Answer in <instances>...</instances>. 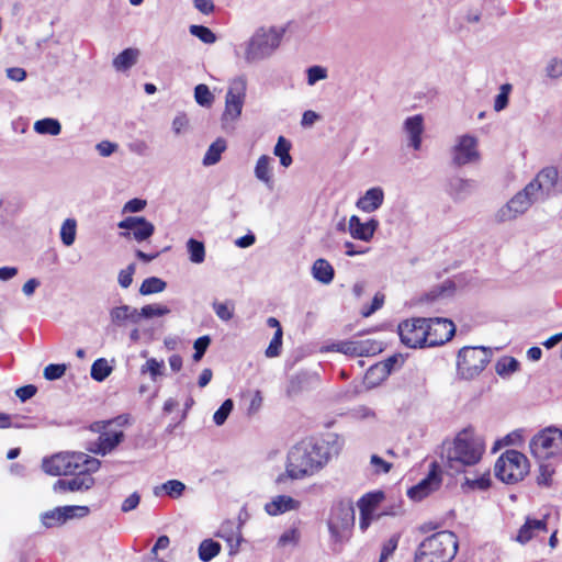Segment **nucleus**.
Listing matches in <instances>:
<instances>
[{
    "label": "nucleus",
    "instance_id": "1",
    "mask_svg": "<svg viewBox=\"0 0 562 562\" xmlns=\"http://www.w3.org/2000/svg\"><path fill=\"white\" fill-rule=\"evenodd\" d=\"M331 457V447L325 440L305 438L293 446L289 452L285 472L276 482L281 484L286 479L302 480L321 471Z\"/></svg>",
    "mask_w": 562,
    "mask_h": 562
},
{
    "label": "nucleus",
    "instance_id": "2",
    "mask_svg": "<svg viewBox=\"0 0 562 562\" xmlns=\"http://www.w3.org/2000/svg\"><path fill=\"white\" fill-rule=\"evenodd\" d=\"M484 450L485 446L481 439L468 430H463L448 447L443 446L442 458L446 459L445 465L449 470L460 473L465 467L476 464Z\"/></svg>",
    "mask_w": 562,
    "mask_h": 562
},
{
    "label": "nucleus",
    "instance_id": "3",
    "mask_svg": "<svg viewBox=\"0 0 562 562\" xmlns=\"http://www.w3.org/2000/svg\"><path fill=\"white\" fill-rule=\"evenodd\" d=\"M457 551V536L452 531H439L419 543L415 552V562H450Z\"/></svg>",
    "mask_w": 562,
    "mask_h": 562
},
{
    "label": "nucleus",
    "instance_id": "4",
    "mask_svg": "<svg viewBox=\"0 0 562 562\" xmlns=\"http://www.w3.org/2000/svg\"><path fill=\"white\" fill-rule=\"evenodd\" d=\"M283 32L274 27L259 29L245 43V60L252 64L269 57L280 45Z\"/></svg>",
    "mask_w": 562,
    "mask_h": 562
},
{
    "label": "nucleus",
    "instance_id": "5",
    "mask_svg": "<svg viewBox=\"0 0 562 562\" xmlns=\"http://www.w3.org/2000/svg\"><path fill=\"white\" fill-rule=\"evenodd\" d=\"M492 358V349L483 346L463 347L459 350L457 359V372L464 380L477 376Z\"/></svg>",
    "mask_w": 562,
    "mask_h": 562
},
{
    "label": "nucleus",
    "instance_id": "6",
    "mask_svg": "<svg viewBox=\"0 0 562 562\" xmlns=\"http://www.w3.org/2000/svg\"><path fill=\"white\" fill-rule=\"evenodd\" d=\"M494 472L504 483H517L528 473V460L517 450H507L497 459Z\"/></svg>",
    "mask_w": 562,
    "mask_h": 562
},
{
    "label": "nucleus",
    "instance_id": "7",
    "mask_svg": "<svg viewBox=\"0 0 562 562\" xmlns=\"http://www.w3.org/2000/svg\"><path fill=\"white\" fill-rule=\"evenodd\" d=\"M529 448L538 460H548L562 453V430L548 427L530 440Z\"/></svg>",
    "mask_w": 562,
    "mask_h": 562
},
{
    "label": "nucleus",
    "instance_id": "8",
    "mask_svg": "<svg viewBox=\"0 0 562 562\" xmlns=\"http://www.w3.org/2000/svg\"><path fill=\"white\" fill-rule=\"evenodd\" d=\"M528 186L538 201H543L550 196L562 194V175L559 176L555 167H546Z\"/></svg>",
    "mask_w": 562,
    "mask_h": 562
},
{
    "label": "nucleus",
    "instance_id": "9",
    "mask_svg": "<svg viewBox=\"0 0 562 562\" xmlns=\"http://www.w3.org/2000/svg\"><path fill=\"white\" fill-rule=\"evenodd\" d=\"M83 457L78 452H61L50 458H44L42 469L45 473L60 476L74 475L78 472V462H82Z\"/></svg>",
    "mask_w": 562,
    "mask_h": 562
},
{
    "label": "nucleus",
    "instance_id": "10",
    "mask_svg": "<svg viewBox=\"0 0 562 562\" xmlns=\"http://www.w3.org/2000/svg\"><path fill=\"white\" fill-rule=\"evenodd\" d=\"M247 80L244 76L231 80L225 97V111L223 120H236L240 116L245 103Z\"/></svg>",
    "mask_w": 562,
    "mask_h": 562
},
{
    "label": "nucleus",
    "instance_id": "11",
    "mask_svg": "<svg viewBox=\"0 0 562 562\" xmlns=\"http://www.w3.org/2000/svg\"><path fill=\"white\" fill-rule=\"evenodd\" d=\"M538 199L527 184L521 191L516 193L506 205L498 210L496 218L498 222H507L516 218L518 215L524 214L532 203Z\"/></svg>",
    "mask_w": 562,
    "mask_h": 562
},
{
    "label": "nucleus",
    "instance_id": "12",
    "mask_svg": "<svg viewBox=\"0 0 562 562\" xmlns=\"http://www.w3.org/2000/svg\"><path fill=\"white\" fill-rule=\"evenodd\" d=\"M426 318L405 319L398 324L401 341L409 348L427 347Z\"/></svg>",
    "mask_w": 562,
    "mask_h": 562
},
{
    "label": "nucleus",
    "instance_id": "13",
    "mask_svg": "<svg viewBox=\"0 0 562 562\" xmlns=\"http://www.w3.org/2000/svg\"><path fill=\"white\" fill-rule=\"evenodd\" d=\"M89 513L90 509L87 506L67 505L42 513L40 519L45 528H55L74 518L86 517Z\"/></svg>",
    "mask_w": 562,
    "mask_h": 562
},
{
    "label": "nucleus",
    "instance_id": "14",
    "mask_svg": "<svg viewBox=\"0 0 562 562\" xmlns=\"http://www.w3.org/2000/svg\"><path fill=\"white\" fill-rule=\"evenodd\" d=\"M427 347L441 346L449 341L454 333L456 326L448 318L435 317L426 318Z\"/></svg>",
    "mask_w": 562,
    "mask_h": 562
},
{
    "label": "nucleus",
    "instance_id": "15",
    "mask_svg": "<svg viewBox=\"0 0 562 562\" xmlns=\"http://www.w3.org/2000/svg\"><path fill=\"white\" fill-rule=\"evenodd\" d=\"M111 424L112 422H97L91 426L92 430L100 432L98 441H95L90 449L93 453L105 456L123 440V431L108 429Z\"/></svg>",
    "mask_w": 562,
    "mask_h": 562
},
{
    "label": "nucleus",
    "instance_id": "16",
    "mask_svg": "<svg viewBox=\"0 0 562 562\" xmlns=\"http://www.w3.org/2000/svg\"><path fill=\"white\" fill-rule=\"evenodd\" d=\"M477 139L472 135L459 136L452 147V162L461 167L479 160Z\"/></svg>",
    "mask_w": 562,
    "mask_h": 562
},
{
    "label": "nucleus",
    "instance_id": "17",
    "mask_svg": "<svg viewBox=\"0 0 562 562\" xmlns=\"http://www.w3.org/2000/svg\"><path fill=\"white\" fill-rule=\"evenodd\" d=\"M442 483L441 470L436 462H431L426 477L407 491V495L413 501H422L432 492L437 491Z\"/></svg>",
    "mask_w": 562,
    "mask_h": 562
},
{
    "label": "nucleus",
    "instance_id": "18",
    "mask_svg": "<svg viewBox=\"0 0 562 562\" xmlns=\"http://www.w3.org/2000/svg\"><path fill=\"white\" fill-rule=\"evenodd\" d=\"M77 474L70 479H59L53 490L56 493L65 492H85L94 485V479L89 473L76 472Z\"/></svg>",
    "mask_w": 562,
    "mask_h": 562
},
{
    "label": "nucleus",
    "instance_id": "19",
    "mask_svg": "<svg viewBox=\"0 0 562 562\" xmlns=\"http://www.w3.org/2000/svg\"><path fill=\"white\" fill-rule=\"evenodd\" d=\"M378 228L379 221L375 218H370L368 222L362 223L359 216L352 215L348 222L350 236L362 241H370Z\"/></svg>",
    "mask_w": 562,
    "mask_h": 562
},
{
    "label": "nucleus",
    "instance_id": "20",
    "mask_svg": "<svg viewBox=\"0 0 562 562\" xmlns=\"http://www.w3.org/2000/svg\"><path fill=\"white\" fill-rule=\"evenodd\" d=\"M477 189V182L473 179L453 177L448 183V193L454 201L468 199Z\"/></svg>",
    "mask_w": 562,
    "mask_h": 562
},
{
    "label": "nucleus",
    "instance_id": "21",
    "mask_svg": "<svg viewBox=\"0 0 562 562\" xmlns=\"http://www.w3.org/2000/svg\"><path fill=\"white\" fill-rule=\"evenodd\" d=\"M300 506V501L289 495H278L265 505V510L270 516H279L291 510H297Z\"/></svg>",
    "mask_w": 562,
    "mask_h": 562
},
{
    "label": "nucleus",
    "instance_id": "22",
    "mask_svg": "<svg viewBox=\"0 0 562 562\" xmlns=\"http://www.w3.org/2000/svg\"><path fill=\"white\" fill-rule=\"evenodd\" d=\"M109 314L111 322L119 327L140 322L139 310L125 304L111 308Z\"/></svg>",
    "mask_w": 562,
    "mask_h": 562
},
{
    "label": "nucleus",
    "instance_id": "23",
    "mask_svg": "<svg viewBox=\"0 0 562 562\" xmlns=\"http://www.w3.org/2000/svg\"><path fill=\"white\" fill-rule=\"evenodd\" d=\"M384 201V192L380 187H373L366 191V193L358 199L356 206L366 213L376 211Z\"/></svg>",
    "mask_w": 562,
    "mask_h": 562
},
{
    "label": "nucleus",
    "instance_id": "24",
    "mask_svg": "<svg viewBox=\"0 0 562 562\" xmlns=\"http://www.w3.org/2000/svg\"><path fill=\"white\" fill-rule=\"evenodd\" d=\"M540 531H547L546 519H532L528 517L525 524L519 528L515 540L520 544H526Z\"/></svg>",
    "mask_w": 562,
    "mask_h": 562
},
{
    "label": "nucleus",
    "instance_id": "25",
    "mask_svg": "<svg viewBox=\"0 0 562 562\" xmlns=\"http://www.w3.org/2000/svg\"><path fill=\"white\" fill-rule=\"evenodd\" d=\"M273 159L268 155H261L254 169L255 177L258 181L262 182L267 188L273 187Z\"/></svg>",
    "mask_w": 562,
    "mask_h": 562
},
{
    "label": "nucleus",
    "instance_id": "26",
    "mask_svg": "<svg viewBox=\"0 0 562 562\" xmlns=\"http://www.w3.org/2000/svg\"><path fill=\"white\" fill-rule=\"evenodd\" d=\"M423 122V116L419 114L409 116L404 122V130L409 137V145L416 150L422 146Z\"/></svg>",
    "mask_w": 562,
    "mask_h": 562
},
{
    "label": "nucleus",
    "instance_id": "27",
    "mask_svg": "<svg viewBox=\"0 0 562 562\" xmlns=\"http://www.w3.org/2000/svg\"><path fill=\"white\" fill-rule=\"evenodd\" d=\"M327 527L330 533V548L334 553H339L342 546L349 540V527L338 525L334 521H327Z\"/></svg>",
    "mask_w": 562,
    "mask_h": 562
},
{
    "label": "nucleus",
    "instance_id": "28",
    "mask_svg": "<svg viewBox=\"0 0 562 562\" xmlns=\"http://www.w3.org/2000/svg\"><path fill=\"white\" fill-rule=\"evenodd\" d=\"M328 521L352 528L355 525V509L351 505L338 504L333 507Z\"/></svg>",
    "mask_w": 562,
    "mask_h": 562
},
{
    "label": "nucleus",
    "instance_id": "29",
    "mask_svg": "<svg viewBox=\"0 0 562 562\" xmlns=\"http://www.w3.org/2000/svg\"><path fill=\"white\" fill-rule=\"evenodd\" d=\"M312 276L318 282L329 284L334 280L335 270L326 259L319 258L313 263Z\"/></svg>",
    "mask_w": 562,
    "mask_h": 562
},
{
    "label": "nucleus",
    "instance_id": "30",
    "mask_svg": "<svg viewBox=\"0 0 562 562\" xmlns=\"http://www.w3.org/2000/svg\"><path fill=\"white\" fill-rule=\"evenodd\" d=\"M138 55V49L125 48L113 59V66L120 71L127 70L136 64Z\"/></svg>",
    "mask_w": 562,
    "mask_h": 562
},
{
    "label": "nucleus",
    "instance_id": "31",
    "mask_svg": "<svg viewBox=\"0 0 562 562\" xmlns=\"http://www.w3.org/2000/svg\"><path fill=\"white\" fill-rule=\"evenodd\" d=\"M225 149L226 140L224 138H217L209 146L202 160L203 165L207 167L217 164L221 160V156Z\"/></svg>",
    "mask_w": 562,
    "mask_h": 562
},
{
    "label": "nucleus",
    "instance_id": "32",
    "mask_svg": "<svg viewBox=\"0 0 562 562\" xmlns=\"http://www.w3.org/2000/svg\"><path fill=\"white\" fill-rule=\"evenodd\" d=\"M184 490H186V485L181 481L168 480L167 482L162 483L161 485L156 486L154 488V494L156 496H159L164 492L166 495H168L172 498H178L183 494Z\"/></svg>",
    "mask_w": 562,
    "mask_h": 562
},
{
    "label": "nucleus",
    "instance_id": "33",
    "mask_svg": "<svg viewBox=\"0 0 562 562\" xmlns=\"http://www.w3.org/2000/svg\"><path fill=\"white\" fill-rule=\"evenodd\" d=\"M291 143L284 136H279L277 144L273 148V154L279 157L281 166L288 168L292 164V157L290 155Z\"/></svg>",
    "mask_w": 562,
    "mask_h": 562
},
{
    "label": "nucleus",
    "instance_id": "34",
    "mask_svg": "<svg viewBox=\"0 0 562 562\" xmlns=\"http://www.w3.org/2000/svg\"><path fill=\"white\" fill-rule=\"evenodd\" d=\"M34 131L37 134L56 136L60 134L61 125L56 119L45 117L34 123Z\"/></svg>",
    "mask_w": 562,
    "mask_h": 562
},
{
    "label": "nucleus",
    "instance_id": "35",
    "mask_svg": "<svg viewBox=\"0 0 562 562\" xmlns=\"http://www.w3.org/2000/svg\"><path fill=\"white\" fill-rule=\"evenodd\" d=\"M383 498L384 494L381 491L367 493L358 501V507L360 512L373 514Z\"/></svg>",
    "mask_w": 562,
    "mask_h": 562
},
{
    "label": "nucleus",
    "instance_id": "36",
    "mask_svg": "<svg viewBox=\"0 0 562 562\" xmlns=\"http://www.w3.org/2000/svg\"><path fill=\"white\" fill-rule=\"evenodd\" d=\"M402 363L403 360L401 356L393 355L374 367H371L370 372L378 371L381 374V379L384 380L391 374L395 367H400Z\"/></svg>",
    "mask_w": 562,
    "mask_h": 562
},
{
    "label": "nucleus",
    "instance_id": "37",
    "mask_svg": "<svg viewBox=\"0 0 562 562\" xmlns=\"http://www.w3.org/2000/svg\"><path fill=\"white\" fill-rule=\"evenodd\" d=\"M519 361L513 357H502L495 364L496 373L502 378H507L519 369Z\"/></svg>",
    "mask_w": 562,
    "mask_h": 562
},
{
    "label": "nucleus",
    "instance_id": "38",
    "mask_svg": "<svg viewBox=\"0 0 562 562\" xmlns=\"http://www.w3.org/2000/svg\"><path fill=\"white\" fill-rule=\"evenodd\" d=\"M187 250L192 263L200 265L205 260V246L203 241L190 238L187 241Z\"/></svg>",
    "mask_w": 562,
    "mask_h": 562
},
{
    "label": "nucleus",
    "instance_id": "39",
    "mask_svg": "<svg viewBox=\"0 0 562 562\" xmlns=\"http://www.w3.org/2000/svg\"><path fill=\"white\" fill-rule=\"evenodd\" d=\"M221 551V544L212 539L203 540L199 546V558L203 562H209Z\"/></svg>",
    "mask_w": 562,
    "mask_h": 562
},
{
    "label": "nucleus",
    "instance_id": "40",
    "mask_svg": "<svg viewBox=\"0 0 562 562\" xmlns=\"http://www.w3.org/2000/svg\"><path fill=\"white\" fill-rule=\"evenodd\" d=\"M112 370L106 359L99 358L92 363L90 374L94 381L102 382L112 373Z\"/></svg>",
    "mask_w": 562,
    "mask_h": 562
},
{
    "label": "nucleus",
    "instance_id": "41",
    "mask_svg": "<svg viewBox=\"0 0 562 562\" xmlns=\"http://www.w3.org/2000/svg\"><path fill=\"white\" fill-rule=\"evenodd\" d=\"M308 380L310 375L306 373H300L292 376L286 387V394L291 397L299 395L307 389Z\"/></svg>",
    "mask_w": 562,
    "mask_h": 562
},
{
    "label": "nucleus",
    "instance_id": "42",
    "mask_svg": "<svg viewBox=\"0 0 562 562\" xmlns=\"http://www.w3.org/2000/svg\"><path fill=\"white\" fill-rule=\"evenodd\" d=\"M167 286V283L157 277H149L143 281L139 288L142 295H149L154 293L162 292Z\"/></svg>",
    "mask_w": 562,
    "mask_h": 562
},
{
    "label": "nucleus",
    "instance_id": "43",
    "mask_svg": "<svg viewBox=\"0 0 562 562\" xmlns=\"http://www.w3.org/2000/svg\"><path fill=\"white\" fill-rule=\"evenodd\" d=\"M358 347V357L374 356L382 351V342L375 339L356 340Z\"/></svg>",
    "mask_w": 562,
    "mask_h": 562
},
{
    "label": "nucleus",
    "instance_id": "44",
    "mask_svg": "<svg viewBox=\"0 0 562 562\" xmlns=\"http://www.w3.org/2000/svg\"><path fill=\"white\" fill-rule=\"evenodd\" d=\"M77 233V222L75 218H67L64 221L60 228V239L67 247L75 243Z\"/></svg>",
    "mask_w": 562,
    "mask_h": 562
},
{
    "label": "nucleus",
    "instance_id": "45",
    "mask_svg": "<svg viewBox=\"0 0 562 562\" xmlns=\"http://www.w3.org/2000/svg\"><path fill=\"white\" fill-rule=\"evenodd\" d=\"M189 32L204 44H213L216 42V35L214 32L204 25L192 24L189 27Z\"/></svg>",
    "mask_w": 562,
    "mask_h": 562
},
{
    "label": "nucleus",
    "instance_id": "46",
    "mask_svg": "<svg viewBox=\"0 0 562 562\" xmlns=\"http://www.w3.org/2000/svg\"><path fill=\"white\" fill-rule=\"evenodd\" d=\"M170 313V310L161 304H148L139 308L140 319H150L154 317H161Z\"/></svg>",
    "mask_w": 562,
    "mask_h": 562
},
{
    "label": "nucleus",
    "instance_id": "47",
    "mask_svg": "<svg viewBox=\"0 0 562 562\" xmlns=\"http://www.w3.org/2000/svg\"><path fill=\"white\" fill-rule=\"evenodd\" d=\"M217 536L226 540L229 547V555H234L238 552L239 546L244 540L239 531L237 533L233 531L231 533H226V527L224 526L221 528Z\"/></svg>",
    "mask_w": 562,
    "mask_h": 562
},
{
    "label": "nucleus",
    "instance_id": "48",
    "mask_svg": "<svg viewBox=\"0 0 562 562\" xmlns=\"http://www.w3.org/2000/svg\"><path fill=\"white\" fill-rule=\"evenodd\" d=\"M155 232V226L145 217L140 221L137 227L132 233L135 240L138 243L148 239Z\"/></svg>",
    "mask_w": 562,
    "mask_h": 562
},
{
    "label": "nucleus",
    "instance_id": "49",
    "mask_svg": "<svg viewBox=\"0 0 562 562\" xmlns=\"http://www.w3.org/2000/svg\"><path fill=\"white\" fill-rule=\"evenodd\" d=\"M194 99L201 106H210L214 97L206 85L200 83L194 88Z\"/></svg>",
    "mask_w": 562,
    "mask_h": 562
},
{
    "label": "nucleus",
    "instance_id": "50",
    "mask_svg": "<svg viewBox=\"0 0 562 562\" xmlns=\"http://www.w3.org/2000/svg\"><path fill=\"white\" fill-rule=\"evenodd\" d=\"M233 408H234L233 400L232 398L225 400L213 415V420H214L215 425L222 426L228 418Z\"/></svg>",
    "mask_w": 562,
    "mask_h": 562
},
{
    "label": "nucleus",
    "instance_id": "51",
    "mask_svg": "<svg viewBox=\"0 0 562 562\" xmlns=\"http://www.w3.org/2000/svg\"><path fill=\"white\" fill-rule=\"evenodd\" d=\"M213 306V310H214V313L216 314V316L224 321V322H228L233 318L234 316V305L232 303H228V302H225V303H222V302H213L212 304Z\"/></svg>",
    "mask_w": 562,
    "mask_h": 562
},
{
    "label": "nucleus",
    "instance_id": "52",
    "mask_svg": "<svg viewBox=\"0 0 562 562\" xmlns=\"http://www.w3.org/2000/svg\"><path fill=\"white\" fill-rule=\"evenodd\" d=\"M162 369L164 361H158L155 358H150L142 367L140 372L143 374L148 372L150 374V379L155 382L157 380V376L162 374Z\"/></svg>",
    "mask_w": 562,
    "mask_h": 562
},
{
    "label": "nucleus",
    "instance_id": "53",
    "mask_svg": "<svg viewBox=\"0 0 562 562\" xmlns=\"http://www.w3.org/2000/svg\"><path fill=\"white\" fill-rule=\"evenodd\" d=\"M544 72L552 80L560 79L562 77V59L558 57L549 59L544 67Z\"/></svg>",
    "mask_w": 562,
    "mask_h": 562
},
{
    "label": "nucleus",
    "instance_id": "54",
    "mask_svg": "<svg viewBox=\"0 0 562 562\" xmlns=\"http://www.w3.org/2000/svg\"><path fill=\"white\" fill-rule=\"evenodd\" d=\"M464 485L471 490L484 491L490 487L491 479L488 471H485L480 477L471 479L465 476Z\"/></svg>",
    "mask_w": 562,
    "mask_h": 562
},
{
    "label": "nucleus",
    "instance_id": "55",
    "mask_svg": "<svg viewBox=\"0 0 562 562\" xmlns=\"http://www.w3.org/2000/svg\"><path fill=\"white\" fill-rule=\"evenodd\" d=\"M328 349L341 352L347 356L358 357V347L356 340L338 341L333 344Z\"/></svg>",
    "mask_w": 562,
    "mask_h": 562
},
{
    "label": "nucleus",
    "instance_id": "56",
    "mask_svg": "<svg viewBox=\"0 0 562 562\" xmlns=\"http://www.w3.org/2000/svg\"><path fill=\"white\" fill-rule=\"evenodd\" d=\"M67 370L65 363H50L45 367L43 375L48 381H55L60 379Z\"/></svg>",
    "mask_w": 562,
    "mask_h": 562
},
{
    "label": "nucleus",
    "instance_id": "57",
    "mask_svg": "<svg viewBox=\"0 0 562 562\" xmlns=\"http://www.w3.org/2000/svg\"><path fill=\"white\" fill-rule=\"evenodd\" d=\"M78 454L82 456V462H78V472L82 473H91L95 472L100 468V461L95 458H92L86 453L78 452Z\"/></svg>",
    "mask_w": 562,
    "mask_h": 562
},
{
    "label": "nucleus",
    "instance_id": "58",
    "mask_svg": "<svg viewBox=\"0 0 562 562\" xmlns=\"http://www.w3.org/2000/svg\"><path fill=\"white\" fill-rule=\"evenodd\" d=\"M544 460H539V475L537 483L539 485L549 486L551 484V476L554 473V469L551 464L544 463Z\"/></svg>",
    "mask_w": 562,
    "mask_h": 562
},
{
    "label": "nucleus",
    "instance_id": "59",
    "mask_svg": "<svg viewBox=\"0 0 562 562\" xmlns=\"http://www.w3.org/2000/svg\"><path fill=\"white\" fill-rule=\"evenodd\" d=\"M282 335H283L282 329L274 331V335H273L268 348L266 349V356L268 358L278 357L280 355L281 347H282Z\"/></svg>",
    "mask_w": 562,
    "mask_h": 562
},
{
    "label": "nucleus",
    "instance_id": "60",
    "mask_svg": "<svg viewBox=\"0 0 562 562\" xmlns=\"http://www.w3.org/2000/svg\"><path fill=\"white\" fill-rule=\"evenodd\" d=\"M306 75H307V85L314 86L317 81L324 80L327 78V69L322 66H318V65L311 66L307 68Z\"/></svg>",
    "mask_w": 562,
    "mask_h": 562
},
{
    "label": "nucleus",
    "instance_id": "61",
    "mask_svg": "<svg viewBox=\"0 0 562 562\" xmlns=\"http://www.w3.org/2000/svg\"><path fill=\"white\" fill-rule=\"evenodd\" d=\"M510 90L512 86L509 83H505L501 87L499 93L496 95L494 101V110L496 112L504 110L508 105Z\"/></svg>",
    "mask_w": 562,
    "mask_h": 562
},
{
    "label": "nucleus",
    "instance_id": "62",
    "mask_svg": "<svg viewBox=\"0 0 562 562\" xmlns=\"http://www.w3.org/2000/svg\"><path fill=\"white\" fill-rule=\"evenodd\" d=\"M210 344H211V338L207 335L199 337L194 341V345H193L194 353H193L192 358L195 362L200 361L203 358Z\"/></svg>",
    "mask_w": 562,
    "mask_h": 562
},
{
    "label": "nucleus",
    "instance_id": "63",
    "mask_svg": "<svg viewBox=\"0 0 562 562\" xmlns=\"http://www.w3.org/2000/svg\"><path fill=\"white\" fill-rule=\"evenodd\" d=\"M299 540H300V532L296 528H291L286 531H284L279 540H278V546L280 547H286L289 544H292V546H296L299 543Z\"/></svg>",
    "mask_w": 562,
    "mask_h": 562
},
{
    "label": "nucleus",
    "instance_id": "64",
    "mask_svg": "<svg viewBox=\"0 0 562 562\" xmlns=\"http://www.w3.org/2000/svg\"><path fill=\"white\" fill-rule=\"evenodd\" d=\"M135 263L128 265L125 269L121 270L119 273V284L123 289H127L133 282V274L135 272Z\"/></svg>",
    "mask_w": 562,
    "mask_h": 562
}]
</instances>
